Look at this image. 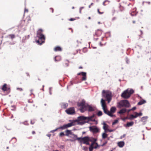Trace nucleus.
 <instances>
[{"label":"nucleus","mask_w":151,"mask_h":151,"mask_svg":"<svg viewBox=\"0 0 151 151\" xmlns=\"http://www.w3.org/2000/svg\"><path fill=\"white\" fill-rule=\"evenodd\" d=\"M43 30L42 29H39L37 31V37L38 39L36 40V42L38 45H41L45 42V35L42 33Z\"/></svg>","instance_id":"1"},{"label":"nucleus","mask_w":151,"mask_h":151,"mask_svg":"<svg viewBox=\"0 0 151 151\" xmlns=\"http://www.w3.org/2000/svg\"><path fill=\"white\" fill-rule=\"evenodd\" d=\"M73 136H74V137L76 138L78 140H80V143H81L83 141V143L84 144H86V145H89L90 143L89 142V137L87 136L84 137H78L77 135L73 134Z\"/></svg>","instance_id":"2"},{"label":"nucleus","mask_w":151,"mask_h":151,"mask_svg":"<svg viewBox=\"0 0 151 151\" xmlns=\"http://www.w3.org/2000/svg\"><path fill=\"white\" fill-rule=\"evenodd\" d=\"M102 96H103L106 98L108 103L110 102L111 99V93H106L105 91L104 90L102 92Z\"/></svg>","instance_id":"3"},{"label":"nucleus","mask_w":151,"mask_h":151,"mask_svg":"<svg viewBox=\"0 0 151 151\" xmlns=\"http://www.w3.org/2000/svg\"><path fill=\"white\" fill-rule=\"evenodd\" d=\"M119 105L122 107H129L130 106V104L127 100H124L121 101L119 103Z\"/></svg>","instance_id":"4"},{"label":"nucleus","mask_w":151,"mask_h":151,"mask_svg":"<svg viewBox=\"0 0 151 151\" xmlns=\"http://www.w3.org/2000/svg\"><path fill=\"white\" fill-rule=\"evenodd\" d=\"M128 90L127 89L122 94L121 96L125 99H127L130 97V95L129 94Z\"/></svg>","instance_id":"5"},{"label":"nucleus","mask_w":151,"mask_h":151,"mask_svg":"<svg viewBox=\"0 0 151 151\" xmlns=\"http://www.w3.org/2000/svg\"><path fill=\"white\" fill-rule=\"evenodd\" d=\"M89 130L93 133H96L99 132V129L96 126L89 127Z\"/></svg>","instance_id":"6"},{"label":"nucleus","mask_w":151,"mask_h":151,"mask_svg":"<svg viewBox=\"0 0 151 151\" xmlns=\"http://www.w3.org/2000/svg\"><path fill=\"white\" fill-rule=\"evenodd\" d=\"M75 124L74 122H71L70 123H68L67 124H64L63 126H61L59 128L61 129H64L68 128V127H70L72 126H74Z\"/></svg>","instance_id":"7"},{"label":"nucleus","mask_w":151,"mask_h":151,"mask_svg":"<svg viewBox=\"0 0 151 151\" xmlns=\"http://www.w3.org/2000/svg\"><path fill=\"white\" fill-rule=\"evenodd\" d=\"M97 139L93 138H89V141L91 142V145H93L94 144H96V146L94 147V148L96 149L97 147L99 146L97 142H96L97 141Z\"/></svg>","instance_id":"8"},{"label":"nucleus","mask_w":151,"mask_h":151,"mask_svg":"<svg viewBox=\"0 0 151 151\" xmlns=\"http://www.w3.org/2000/svg\"><path fill=\"white\" fill-rule=\"evenodd\" d=\"M65 111L68 114L73 115L75 114V111L73 107H71L65 110Z\"/></svg>","instance_id":"9"},{"label":"nucleus","mask_w":151,"mask_h":151,"mask_svg":"<svg viewBox=\"0 0 151 151\" xmlns=\"http://www.w3.org/2000/svg\"><path fill=\"white\" fill-rule=\"evenodd\" d=\"M7 85L6 83H4L2 87H1L0 88L4 91H8V93H9L10 92V88H8L7 86Z\"/></svg>","instance_id":"10"},{"label":"nucleus","mask_w":151,"mask_h":151,"mask_svg":"<svg viewBox=\"0 0 151 151\" xmlns=\"http://www.w3.org/2000/svg\"><path fill=\"white\" fill-rule=\"evenodd\" d=\"M77 75H81L83 76L82 78V81H85L86 79V73L82 72L78 73Z\"/></svg>","instance_id":"11"},{"label":"nucleus","mask_w":151,"mask_h":151,"mask_svg":"<svg viewBox=\"0 0 151 151\" xmlns=\"http://www.w3.org/2000/svg\"><path fill=\"white\" fill-rule=\"evenodd\" d=\"M104 113L107 114V115H109V116L112 117L113 116H114V115H113L112 114L111 112H110V111H108L107 109L106 108H104V109H102Z\"/></svg>","instance_id":"12"},{"label":"nucleus","mask_w":151,"mask_h":151,"mask_svg":"<svg viewBox=\"0 0 151 151\" xmlns=\"http://www.w3.org/2000/svg\"><path fill=\"white\" fill-rule=\"evenodd\" d=\"M101 103L102 109L106 108V104L105 102V101L103 99H101Z\"/></svg>","instance_id":"13"},{"label":"nucleus","mask_w":151,"mask_h":151,"mask_svg":"<svg viewBox=\"0 0 151 151\" xmlns=\"http://www.w3.org/2000/svg\"><path fill=\"white\" fill-rule=\"evenodd\" d=\"M85 101L84 100H82L81 102L78 103V106L85 107L86 106L85 105Z\"/></svg>","instance_id":"14"},{"label":"nucleus","mask_w":151,"mask_h":151,"mask_svg":"<svg viewBox=\"0 0 151 151\" xmlns=\"http://www.w3.org/2000/svg\"><path fill=\"white\" fill-rule=\"evenodd\" d=\"M29 37V35H26L23 37L22 38V43H25L26 42V41L28 40Z\"/></svg>","instance_id":"15"},{"label":"nucleus","mask_w":151,"mask_h":151,"mask_svg":"<svg viewBox=\"0 0 151 151\" xmlns=\"http://www.w3.org/2000/svg\"><path fill=\"white\" fill-rule=\"evenodd\" d=\"M87 107L88 108V111L89 112L93 111L95 110L93 107L89 105L87 106Z\"/></svg>","instance_id":"16"},{"label":"nucleus","mask_w":151,"mask_h":151,"mask_svg":"<svg viewBox=\"0 0 151 151\" xmlns=\"http://www.w3.org/2000/svg\"><path fill=\"white\" fill-rule=\"evenodd\" d=\"M65 132H66V134H65V136H68L69 134H71L73 135V134L70 130L67 129L65 131Z\"/></svg>","instance_id":"17"},{"label":"nucleus","mask_w":151,"mask_h":151,"mask_svg":"<svg viewBox=\"0 0 151 151\" xmlns=\"http://www.w3.org/2000/svg\"><path fill=\"white\" fill-rule=\"evenodd\" d=\"M101 32L99 29L96 31L95 33L94 36H99L101 34Z\"/></svg>","instance_id":"18"},{"label":"nucleus","mask_w":151,"mask_h":151,"mask_svg":"<svg viewBox=\"0 0 151 151\" xmlns=\"http://www.w3.org/2000/svg\"><path fill=\"white\" fill-rule=\"evenodd\" d=\"M148 116H145L142 117L141 119V121L142 122H145L147 121Z\"/></svg>","instance_id":"19"},{"label":"nucleus","mask_w":151,"mask_h":151,"mask_svg":"<svg viewBox=\"0 0 151 151\" xmlns=\"http://www.w3.org/2000/svg\"><path fill=\"white\" fill-rule=\"evenodd\" d=\"M124 145V142L123 141H121L118 143V146L120 147H123Z\"/></svg>","instance_id":"20"},{"label":"nucleus","mask_w":151,"mask_h":151,"mask_svg":"<svg viewBox=\"0 0 151 151\" xmlns=\"http://www.w3.org/2000/svg\"><path fill=\"white\" fill-rule=\"evenodd\" d=\"M116 110V108L115 107L113 106L110 109V112L112 114V113H114Z\"/></svg>","instance_id":"21"},{"label":"nucleus","mask_w":151,"mask_h":151,"mask_svg":"<svg viewBox=\"0 0 151 151\" xmlns=\"http://www.w3.org/2000/svg\"><path fill=\"white\" fill-rule=\"evenodd\" d=\"M134 124L133 122H128L127 123L126 125V127H130L133 125Z\"/></svg>","instance_id":"22"},{"label":"nucleus","mask_w":151,"mask_h":151,"mask_svg":"<svg viewBox=\"0 0 151 151\" xmlns=\"http://www.w3.org/2000/svg\"><path fill=\"white\" fill-rule=\"evenodd\" d=\"M127 111V109H121L118 112V113L119 114H122L125 113Z\"/></svg>","instance_id":"23"},{"label":"nucleus","mask_w":151,"mask_h":151,"mask_svg":"<svg viewBox=\"0 0 151 151\" xmlns=\"http://www.w3.org/2000/svg\"><path fill=\"white\" fill-rule=\"evenodd\" d=\"M146 102V101L145 100H141L137 104L139 105H140L144 104Z\"/></svg>","instance_id":"24"},{"label":"nucleus","mask_w":151,"mask_h":151,"mask_svg":"<svg viewBox=\"0 0 151 151\" xmlns=\"http://www.w3.org/2000/svg\"><path fill=\"white\" fill-rule=\"evenodd\" d=\"M86 117L84 116H80L78 117V120L79 121L86 120Z\"/></svg>","instance_id":"25"},{"label":"nucleus","mask_w":151,"mask_h":151,"mask_svg":"<svg viewBox=\"0 0 151 151\" xmlns=\"http://www.w3.org/2000/svg\"><path fill=\"white\" fill-rule=\"evenodd\" d=\"M61 105L63 108H65L68 106V104L67 103H62Z\"/></svg>","instance_id":"26"},{"label":"nucleus","mask_w":151,"mask_h":151,"mask_svg":"<svg viewBox=\"0 0 151 151\" xmlns=\"http://www.w3.org/2000/svg\"><path fill=\"white\" fill-rule=\"evenodd\" d=\"M134 118H135L133 114H131L130 115L129 117L128 118V119L132 120Z\"/></svg>","instance_id":"27"},{"label":"nucleus","mask_w":151,"mask_h":151,"mask_svg":"<svg viewBox=\"0 0 151 151\" xmlns=\"http://www.w3.org/2000/svg\"><path fill=\"white\" fill-rule=\"evenodd\" d=\"M86 106L81 107L80 109L81 112H84L86 111Z\"/></svg>","instance_id":"28"},{"label":"nucleus","mask_w":151,"mask_h":151,"mask_svg":"<svg viewBox=\"0 0 151 151\" xmlns=\"http://www.w3.org/2000/svg\"><path fill=\"white\" fill-rule=\"evenodd\" d=\"M86 120L87 119L88 121L86 122V123H88L89 121H91L92 120V118L91 116H89L88 117H86Z\"/></svg>","instance_id":"29"},{"label":"nucleus","mask_w":151,"mask_h":151,"mask_svg":"<svg viewBox=\"0 0 151 151\" xmlns=\"http://www.w3.org/2000/svg\"><path fill=\"white\" fill-rule=\"evenodd\" d=\"M134 92V91L133 89H131L129 91H128L129 94L130 95V97L131 94H132Z\"/></svg>","instance_id":"30"},{"label":"nucleus","mask_w":151,"mask_h":151,"mask_svg":"<svg viewBox=\"0 0 151 151\" xmlns=\"http://www.w3.org/2000/svg\"><path fill=\"white\" fill-rule=\"evenodd\" d=\"M27 121L26 120V121H25L24 122H20V124H22L24 125L28 126V125H29V123H27Z\"/></svg>","instance_id":"31"},{"label":"nucleus","mask_w":151,"mask_h":151,"mask_svg":"<svg viewBox=\"0 0 151 151\" xmlns=\"http://www.w3.org/2000/svg\"><path fill=\"white\" fill-rule=\"evenodd\" d=\"M65 66H68L69 65V61L66 60L65 61Z\"/></svg>","instance_id":"32"},{"label":"nucleus","mask_w":151,"mask_h":151,"mask_svg":"<svg viewBox=\"0 0 151 151\" xmlns=\"http://www.w3.org/2000/svg\"><path fill=\"white\" fill-rule=\"evenodd\" d=\"M107 135L105 133H103L102 134V138L103 139H105L107 137Z\"/></svg>","instance_id":"33"},{"label":"nucleus","mask_w":151,"mask_h":151,"mask_svg":"<svg viewBox=\"0 0 151 151\" xmlns=\"http://www.w3.org/2000/svg\"><path fill=\"white\" fill-rule=\"evenodd\" d=\"M104 126L103 127V129L105 130H107L108 125L105 123L104 124Z\"/></svg>","instance_id":"34"},{"label":"nucleus","mask_w":151,"mask_h":151,"mask_svg":"<svg viewBox=\"0 0 151 151\" xmlns=\"http://www.w3.org/2000/svg\"><path fill=\"white\" fill-rule=\"evenodd\" d=\"M11 107L12 108V109H11V110L12 111H15L16 110V107L14 105H12L11 106Z\"/></svg>","instance_id":"35"},{"label":"nucleus","mask_w":151,"mask_h":151,"mask_svg":"<svg viewBox=\"0 0 151 151\" xmlns=\"http://www.w3.org/2000/svg\"><path fill=\"white\" fill-rule=\"evenodd\" d=\"M97 115L99 116H101L102 115V112L101 111H99L97 113Z\"/></svg>","instance_id":"36"},{"label":"nucleus","mask_w":151,"mask_h":151,"mask_svg":"<svg viewBox=\"0 0 151 151\" xmlns=\"http://www.w3.org/2000/svg\"><path fill=\"white\" fill-rule=\"evenodd\" d=\"M9 36L10 37L12 40L15 37V35L14 34H10L9 35Z\"/></svg>","instance_id":"37"},{"label":"nucleus","mask_w":151,"mask_h":151,"mask_svg":"<svg viewBox=\"0 0 151 151\" xmlns=\"http://www.w3.org/2000/svg\"><path fill=\"white\" fill-rule=\"evenodd\" d=\"M93 148H94V147H93V145H91V146L89 147V151H92L93 150Z\"/></svg>","instance_id":"38"},{"label":"nucleus","mask_w":151,"mask_h":151,"mask_svg":"<svg viewBox=\"0 0 151 151\" xmlns=\"http://www.w3.org/2000/svg\"><path fill=\"white\" fill-rule=\"evenodd\" d=\"M62 51V49L61 48L57 46V51Z\"/></svg>","instance_id":"39"},{"label":"nucleus","mask_w":151,"mask_h":151,"mask_svg":"<svg viewBox=\"0 0 151 151\" xmlns=\"http://www.w3.org/2000/svg\"><path fill=\"white\" fill-rule=\"evenodd\" d=\"M86 122H78V124L81 125L84 124Z\"/></svg>","instance_id":"40"},{"label":"nucleus","mask_w":151,"mask_h":151,"mask_svg":"<svg viewBox=\"0 0 151 151\" xmlns=\"http://www.w3.org/2000/svg\"><path fill=\"white\" fill-rule=\"evenodd\" d=\"M52 87H50L49 88V93L50 95H51L52 94V93L51 92V91L52 89Z\"/></svg>","instance_id":"41"},{"label":"nucleus","mask_w":151,"mask_h":151,"mask_svg":"<svg viewBox=\"0 0 151 151\" xmlns=\"http://www.w3.org/2000/svg\"><path fill=\"white\" fill-rule=\"evenodd\" d=\"M118 122V120H115L113 122L112 125H114L115 124H116Z\"/></svg>","instance_id":"42"},{"label":"nucleus","mask_w":151,"mask_h":151,"mask_svg":"<svg viewBox=\"0 0 151 151\" xmlns=\"http://www.w3.org/2000/svg\"><path fill=\"white\" fill-rule=\"evenodd\" d=\"M106 2H108V3L109 4V1L107 0L105 1L103 3V5L104 6L106 5V4H105V3Z\"/></svg>","instance_id":"43"},{"label":"nucleus","mask_w":151,"mask_h":151,"mask_svg":"<svg viewBox=\"0 0 151 151\" xmlns=\"http://www.w3.org/2000/svg\"><path fill=\"white\" fill-rule=\"evenodd\" d=\"M134 114H135V115L134 116H135V118H137L138 116V113H137V112H135L134 113Z\"/></svg>","instance_id":"44"},{"label":"nucleus","mask_w":151,"mask_h":151,"mask_svg":"<svg viewBox=\"0 0 151 151\" xmlns=\"http://www.w3.org/2000/svg\"><path fill=\"white\" fill-rule=\"evenodd\" d=\"M14 139L15 140H14V142H13V143H12V144H13L14 143L16 142V141H17V139H16V138L15 137H13V138L12 139V140H13V139Z\"/></svg>","instance_id":"45"},{"label":"nucleus","mask_w":151,"mask_h":151,"mask_svg":"<svg viewBox=\"0 0 151 151\" xmlns=\"http://www.w3.org/2000/svg\"><path fill=\"white\" fill-rule=\"evenodd\" d=\"M17 89L18 90H19L20 91H23V89L22 88H20L19 87H18L17 88Z\"/></svg>","instance_id":"46"},{"label":"nucleus","mask_w":151,"mask_h":151,"mask_svg":"<svg viewBox=\"0 0 151 151\" xmlns=\"http://www.w3.org/2000/svg\"><path fill=\"white\" fill-rule=\"evenodd\" d=\"M64 135H65V134L63 132H61L60 134V136H63Z\"/></svg>","instance_id":"47"},{"label":"nucleus","mask_w":151,"mask_h":151,"mask_svg":"<svg viewBox=\"0 0 151 151\" xmlns=\"http://www.w3.org/2000/svg\"><path fill=\"white\" fill-rule=\"evenodd\" d=\"M107 131L109 132H111L115 131L114 129H107Z\"/></svg>","instance_id":"48"},{"label":"nucleus","mask_w":151,"mask_h":151,"mask_svg":"<svg viewBox=\"0 0 151 151\" xmlns=\"http://www.w3.org/2000/svg\"><path fill=\"white\" fill-rule=\"evenodd\" d=\"M56 131H57V127L55 129L51 131L50 132L53 133L54 132Z\"/></svg>","instance_id":"49"},{"label":"nucleus","mask_w":151,"mask_h":151,"mask_svg":"<svg viewBox=\"0 0 151 151\" xmlns=\"http://www.w3.org/2000/svg\"><path fill=\"white\" fill-rule=\"evenodd\" d=\"M61 57L60 56H57V61H58V60H61Z\"/></svg>","instance_id":"50"},{"label":"nucleus","mask_w":151,"mask_h":151,"mask_svg":"<svg viewBox=\"0 0 151 151\" xmlns=\"http://www.w3.org/2000/svg\"><path fill=\"white\" fill-rule=\"evenodd\" d=\"M107 141H106L104 143H103V144L101 145V146H104L105 145L107 144Z\"/></svg>","instance_id":"51"},{"label":"nucleus","mask_w":151,"mask_h":151,"mask_svg":"<svg viewBox=\"0 0 151 151\" xmlns=\"http://www.w3.org/2000/svg\"><path fill=\"white\" fill-rule=\"evenodd\" d=\"M50 10L51 11L52 13L53 12L54 9L52 8H50Z\"/></svg>","instance_id":"52"},{"label":"nucleus","mask_w":151,"mask_h":151,"mask_svg":"<svg viewBox=\"0 0 151 151\" xmlns=\"http://www.w3.org/2000/svg\"><path fill=\"white\" fill-rule=\"evenodd\" d=\"M129 117H125L124 118H122V120L123 121H125V120L126 119H128V118Z\"/></svg>","instance_id":"53"},{"label":"nucleus","mask_w":151,"mask_h":151,"mask_svg":"<svg viewBox=\"0 0 151 151\" xmlns=\"http://www.w3.org/2000/svg\"><path fill=\"white\" fill-rule=\"evenodd\" d=\"M136 107H134L133 108H132V109H131V110H132V111H134V110H135L136 109Z\"/></svg>","instance_id":"54"},{"label":"nucleus","mask_w":151,"mask_h":151,"mask_svg":"<svg viewBox=\"0 0 151 151\" xmlns=\"http://www.w3.org/2000/svg\"><path fill=\"white\" fill-rule=\"evenodd\" d=\"M138 116H141L142 115V114L141 112H140L139 113H138Z\"/></svg>","instance_id":"55"},{"label":"nucleus","mask_w":151,"mask_h":151,"mask_svg":"<svg viewBox=\"0 0 151 151\" xmlns=\"http://www.w3.org/2000/svg\"><path fill=\"white\" fill-rule=\"evenodd\" d=\"M57 55L55 56L54 58V60L55 62H57Z\"/></svg>","instance_id":"56"},{"label":"nucleus","mask_w":151,"mask_h":151,"mask_svg":"<svg viewBox=\"0 0 151 151\" xmlns=\"http://www.w3.org/2000/svg\"><path fill=\"white\" fill-rule=\"evenodd\" d=\"M95 114H93L91 116V117L92 119H93V118H94V117H95Z\"/></svg>","instance_id":"57"},{"label":"nucleus","mask_w":151,"mask_h":151,"mask_svg":"<svg viewBox=\"0 0 151 151\" xmlns=\"http://www.w3.org/2000/svg\"><path fill=\"white\" fill-rule=\"evenodd\" d=\"M91 121L94 122H96V124H97V122L96 121V120L95 119H92V120H91Z\"/></svg>","instance_id":"58"},{"label":"nucleus","mask_w":151,"mask_h":151,"mask_svg":"<svg viewBox=\"0 0 151 151\" xmlns=\"http://www.w3.org/2000/svg\"><path fill=\"white\" fill-rule=\"evenodd\" d=\"M51 134H46V136L49 137H50V136H51Z\"/></svg>","instance_id":"59"},{"label":"nucleus","mask_w":151,"mask_h":151,"mask_svg":"<svg viewBox=\"0 0 151 151\" xmlns=\"http://www.w3.org/2000/svg\"><path fill=\"white\" fill-rule=\"evenodd\" d=\"M26 74H27V76H28L29 77L30 75H29V73L27 72V73H26Z\"/></svg>","instance_id":"60"},{"label":"nucleus","mask_w":151,"mask_h":151,"mask_svg":"<svg viewBox=\"0 0 151 151\" xmlns=\"http://www.w3.org/2000/svg\"><path fill=\"white\" fill-rule=\"evenodd\" d=\"M35 123V122H32V120H31L30 121V124H33Z\"/></svg>","instance_id":"61"},{"label":"nucleus","mask_w":151,"mask_h":151,"mask_svg":"<svg viewBox=\"0 0 151 151\" xmlns=\"http://www.w3.org/2000/svg\"><path fill=\"white\" fill-rule=\"evenodd\" d=\"M74 20H75V19L73 18H71L70 19V21H73Z\"/></svg>","instance_id":"62"},{"label":"nucleus","mask_w":151,"mask_h":151,"mask_svg":"<svg viewBox=\"0 0 151 151\" xmlns=\"http://www.w3.org/2000/svg\"><path fill=\"white\" fill-rule=\"evenodd\" d=\"M54 50L55 51H57V46L55 47L54 48Z\"/></svg>","instance_id":"63"},{"label":"nucleus","mask_w":151,"mask_h":151,"mask_svg":"<svg viewBox=\"0 0 151 151\" xmlns=\"http://www.w3.org/2000/svg\"><path fill=\"white\" fill-rule=\"evenodd\" d=\"M32 134H35V132L34 131H33L32 132Z\"/></svg>","instance_id":"64"}]
</instances>
